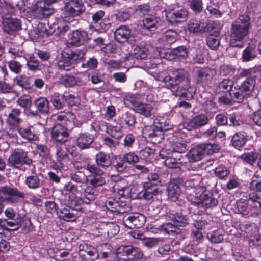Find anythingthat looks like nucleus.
<instances>
[{
    "label": "nucleus",
    "instance_id": "nucleus-1",
    "mask_svg": "<svg viewBox=\"0 0 261 261\" xmlns=\"http://www.w3.org/2000/svg\"><path fill=\"white\" fill-rule=\"evenodd\" d=\"M240 76L247 78L240 86L234 87L229 93L231 99L239 103L250 97L252 95L255 85L261 82V65L253 68L243 69L240 73Z\"/></svg>",
    "mask_w": 261,
    "mask_h": 261
},
{
    "label": "nucleus",
    "instance_id": "nucleus-2",
    "mask_svg": "<svg viewBox=\"0 0 261 261\" xmlns=\"http://www.w3.org/2000/svg\"><path fill=\"white\" fill-rule=\"evenodd\" d=\"M28 0H8L2 7V24L4 30L12 34L21 28V20L15 17H9L8 14L17 15L27 10Z\"/></svg>",
    "mask_w": 261,
    "mask_h": 261
},
{
    "label": "nucleus",
    "instance_id": "nucleus-3",
    "mask_svg": "<svg viewBox=\"0 0 261 261\" xmlns=\"http://www.w3.org/2000/svg\"><path fill=\"white\" fill-rule=\"evenodd\" d=\"M199 170L197 171L198 172ZM197 179H194L192 184H190V179L185 183L187 187H190L193 189V192L192 193L188 194L187 199L191 203L197 205L198 207H203L205 209L213 208L218 204V200L214 197L212 194L206 192H202L200 186H198L199 180L200 178L198 173L195 174Z\"/></svg>",
    "mask_w": 261,
    "mask_h": 261
},
{
    "label": "nucleus",
    "instance_id": "nucleus-4",
    "mask_svg": "<svg viewBox=\"0 0 261 261\" xmlns=\"http://www.w3.org/2000/svg\"><path fill=\"white\" fill-rule=\"evenodd\" d=\"M250 26V18L247 14L240 15L231 25L229 44L232 47L242 48L244 38L248 35Z\"/></svg>",
    "mask_w": 261,
    "mask_h": 261
},
{
    "label": "nucleus",
    "instance_id": "nucleus-5",
    "mask_svg": "<svg viewBox=\"0 0 261 261\" xmlns=\"http://www.w3.org/2000/svg\"><path fill=\"white\" fill-rule=\"evenodd\" d=\"M88 171L90 173L88 175V184L83 194L84 198L87 202L93 201L98 194L97 188L101 187L106 183L104 177V171L96 166H88Z\"/></svg>",
    "mask_w": 261,
    "mask_h": 261
},
{
    "label": "nucleus",
    "instance_id": "nucleus-6",
    "mask_svg": "<svg viewBox=\"0 0 261 261\" xmlns=\"http://www.w3.org/2000/svg\"><path fill=\"white\" fill-rule=\"evenodd\" d=\"M173 126L170 120L160 117L153 120L152 126H145L143 129V133L152 141L160 143L163 139L161 132L172 129Z\"/></svg>",
    "mask_w": 261,
    "mask_h": 261
},
{
    "label": "nucleus",
    "instance_id": "nucleus-7",
    "mask_svg": "<svg viewBox=\"0 0 261 261\" xmlns=\"http://www.w3.org/2000/svg\"><path fill=\"white\" fill-rule=\"evenodd\" d=\"M162 81L166 88L175 89L181 82H188V73L182 69H174L163 78Z\"/></svg>",
    "mask_w": 261,
    "mask_h": 261
},
{
    "label": "nucleus",
    "instance_id": "nucleus-8",
    "mask_svg": "<svg viewBox=\"0 0 261 261\" xmlns=\"http://www.w3.org/2000/svg\"><path fill=\"white\" fill-rule=\"evenodd\" d=\"M85 10L81 0H69L64 6L63 15L65 21L69 22L73 17L80 15Z\"/></svg>",
    "mask_w": 261,
    "mask_h": 261
},
{
    "label": "nucleus",
    "instance_id": "nucleus-9",
    "mask_svg": "<svg viewBox=\"0 0 261 261\" xmlns=\"http://www.w3.org/2000/svg\"><path fill=\"white\" fill-rule=\"evenodd\" d=\"M32 162V160L28 156L27 152L22 149L15 150L8 160V165L16 168L20 167L24 164L29 165Z\"/></svg>",
    "mask_w": 261,
    "mask_h": 261
},
{
    "label": "nucleus",
    "instance_id": "nucleus-10",
    "mask_svg": "<svg viewBox=\"0 0 261 261\" xmlns=\"http://www.w3.org/2000/svg\"><path fill=\"white\" fill-rule=\"evenodd\" d=\"M216 74V71L211 68H202L196 71V81L198 85L203 87L210 84Z\"/></svg>",
    "mask_w": 261,
    "mask_h": 261
},
{
    "label": "nucleus",
    "instance_id": "nucleus-11",
    "mask_svg": "<svg viewBox=\"0 0 261 261\" xmlns=\"http://www.w3.org/2000/svg\"><path fill=\"white\" fill-rule=\"evenodd\" d=\"M145 222V217L140 213L126 215L123 218L124 225L130 229L141 228L144 225Z\"/></svg>",
    "mask_w": 261,
    "mask_h": 261
},
{
    "label": "nucleus",
    "instance_id": "nucleus-12",
    "mask_svg": "<svg viewBox=\"0 0 261 261\" xmlns=\"http://www.w3.org/2000/svg\"><path fill=\"white\" fill-rule=\"evenodd\" d=\"M116 254L118 258L131 255L134 259H140L143 255L140 248L132 245H121L119 246L116 250Z\"/></svg>",
    "mask_w": 261,
    "mask_h": 261
},
{
    "label": "nucleus",
    "instance_id": "nucleus-13",
    "mask_svg": "<svg viewBox=\"0 0 261 261\" xmlns=\"http://www.w3.org/2000/svg\"><path fill=\"white\" fill-rule=\"evenodd\" d=\"M58 21L59 20L55 19L54 17L50 15L47 23L48 28H46L44 30L40 32V35L42 36L46 35V36H48L53 34L56 29L58 30L57 34L60 35H64L68 30L69 27L67 25H64L63 26L59 25Z\"/></svg>",
    "mask_w": 261,
    "mask_h": 261
},
{
    "label": "nucleus",
    "instance_id": "nucleus-14",
    "mask_svg": "<svg viewBox=\"0 0 261 261\" xmlns=\"http://www.w3.org/2000/svg\"><path fill=\"white\" fill-rule=\"evenodd\" d=\"M0 192L5 195H8L6 200L10 203H18V199H23L25 198L24 192L19 191L17 188L10 186H3L0 188Z\"/></svg>",
    "mask_w": 261,
    "mask_h": 261
},
{
    "label": "nucleus",
    "instance_id": "nucleus-15",
    "mask_svg": "<svg viewBox=\"0 0 261 261\" xmlns=\"http://www.w3.org/2000/svg\"><path fill=\"white\" fill-rule=\"evenodd\" d=\"M69 137V133L66 127L61 124H56L52 129L51 139L57 144L63 145Z\"/></svg>",
    "mask_w": 261,
    "mask_h": 261
},
{
    "label": "nucleus",
    "instance_id": "nucleus-16",
    "mask_svg": "<svg viewBox=\"0 0 261 261\" xmlns=\"http://www.w3.org/2000/svg\"><path fill=\"white\" fill-rule=\"evenodd\" d=\"M165 12L167 20L173 24L185 21L188 16V12L184 8L166 10Z\"/></svg>",
    "mask_w": 261,
    "mask_h": 261
},
{
    "label": "nucleus",
    "instance_id": "nucleus-17",
    "mask_svg": "<svg viewBox=\"0 0 261 261\" xmlns=\"http://www.w3.org/2000/svg\"><path fill=\"white\" fill-rule=\"evenodd\" d=\"M34 104L36 110H32V112H29V114L31 117H35L38 116L39 114L45 115L49 113V103L47 98L45 97L37 98L34 100Z\"/></svg>",
    "mask_w": 261,
    "mask_h": 261
},
{
    "label": "nucleus",
    "instance_id": "nucleus-18",
    "mask_svg": "<svg viewBox=\"0 0 261 261\" xmlns=\"http://www.w3.org/2000/svg\"><path fill=\"white\" fill-rule=\"evenodd\" d=\"M105 206L108 211L116 214L125 213L128 209L125 201L113 198L108 199L105 202Z\"/></svg>",
    "mask_w": 261,
    "mask_h": 261
},
{
    "label": "nucleus",
    "instance_id": "nucleus-19",
    "mask_svg": "<svg viewBox=\"0 0 261 261\" xmlns=\"http://www.w3.org/2000/svg\"><path fill=\"white\" fill-rule=\"evenodd\" d=\"M68 44L73 46H80L88 42L89 40L87 32L82 29L73 31L68 35Z\"/></svg>",
    "mask_w": 261,
    "mask_h": 261
},
{
    "label": "nucleus",
    "instance_id": "nucleus-20",
    "mask_svg": "<svg viewBox=\"0 0 261 261\" xmlns=\"http://www.w3.org/2000/svg\"><path fill=\"white\" fill-rule=\"evenodd\" d=\"M22 112L18 108H12L8 112L6 119V124L8 126L18 127L22 122Z\"/></svg>",
    "mask_w": 261,
    "mask_h": 261
},
{
    "label": "nucleus",
    "instance_id": "nucleus-21",
    "mask_svg": "<svg viewBox=\"0 0 261 261\" xmlns=\"http://www.w3.org/2000/svg\"><path fill=\"white\" fill-rule=\"evenodd\" d=\"M177 37V33L175 30L169 29L162 34L159 38L158 42L163 47L168 48L176 41Z\"/></svg>",
    "mask_w": 261,
    "mask_h": 261
},
{
    "label": "nucleus",
    "instance_id": "nucleus-22",
    "mask_svg": "<svg viewBox=\"0 0 261 261\" xmlns=\"http://www.w3.org/2000/svg\"><path fill=\"white\" fill-rule=\"evenodd\" d=\"M93 135L88 133H81L78 134L76 142L78 147L81 149L89 148L94 141Z\"/></svg>",
    "mask_w": 261,
    "mask_h": 261
},
{
    "label": "nucleus",
    "instance_id": "nucleus-23",
    "mask_svg": "<svg viewBox=\"0 0 261 261\" xmlns=\"http://www.w3.org/2000/svg\"><path fill=\"white\" fill-rule=\"evenodd\" d=\"M132 35V31L129 27L126 25L119 27L114 32L115 40L120 43H124L127 41L131 38Z\"/></svg>",
    "mask_w": 261,
    "mask_h": 261
},
{
    "label": "nucleus",
    "instance_id": "nucleus-24",
    "mask_svg": "<svg viewBox=\"0 0 261 261\" xmlns=\"http://www.w3.org/2000/svg\"><path fill=\"white\" fill-rule=\"evenodd\" d=\"M190 81L188 77V82H181L177 87L174 91V95L177 97H183L186 98H190L193 97V89L191 87Z\"/></svg>",
    "mask_w": 261,
    "mask_h": 261
},
{
    "label": "nucleus",
    "instance_id": "nucleus-25",
    "mask_svg": "<svg viewBox=\"0 0 261 261\" xmlns=\"http://www.w3.org/2000/svg\"><path fill=\"white\" fill-rule=\"evenodd\" d=\"M19 134L23 138L28 141H36L39 137L38 131L33 125L25 127H20L19 129Z\"/></svg>",
    "mask_w": 261,
    "mask_h": 261
},
{
    "label": "nucleus",
    "instance_id": "nucleus-26",
    "mask_svg": "<svg viewBox=\"0 0 261 261\" xmlns=\"http://www.w3.org/2000/svg\"><path fill=\"white\" fill-rule=\"evenodd\" d=\"M188 55V50L185 46H180L171 50L170 51L166 52L165 54L164 58L168 60L178 58L179 59H185Z\"/></svg>",
    "mask_w": 261,
    "mask_h": 261
},
{
    "label": "nucleus",
    "instance_id": "nucleus-27",
    "mask_svg": "<svg viewBox=\"0 0 261 261\" xmlns=\"http://www.w3.org/2000/svg\"><path fill=\"white\" fill-rule=\"evenodd\" d=\"M96 166L99 169H107L112 164L111 157L109 154L103 151H100L95 155Z\"/></svg>",
    "mask_w": 261,
    "mask_h": 261
},
{
    "label": "nucleus",
    "instance_id": "nucleus-28",
    "mask_svg": "<svg viewBox=\"0 0 261 261\" xmlns=\"http://www.w3.org/2000/svg\"><path fill=\"white\" fill-rule=\"evenodd\" d=\"M160 24V18L153 15L146 16L142 20L143 28L149 31H154Z\"/></svg>",
    "mask_w": 261,
    "mask_h": 261
},
{
    "label": "nucleus",
    "instance_id": "nucleus-29",
    "mask_svg": "<svg viewBox=\"0 0 261 261\" xmlns=\"http://www.w3.org/2000/svg\"><path fill=\"white\" fill-rule=\"evenodd\" d=\"M88 204L89 202L84 200V199L75 196H70L67 200L65 204L66 206L75 211H80L84 204Z\"/></svg>",
    "mask_w": 261,
    "mask_h": 261
},
{
    "label": "nucleus",
    "instance_id": "nucleus-30",
    "mask_svg": "<svg viewBox=\"0 0 261 261\" xmlns=\"http://www.w3.org/2000/svg\"><path fill=\"white\" fill-rule=\"evenodd\" d=\"M221 39L220 32L218 31L214 32L206 37V44L211 49L215 50L220 46Z\"/></svg>",
    "mask_w": 261,
    "mask_h": 261
},
{
    "label": "nucleus",
    "instance_id": "nucleus-31",
    "mask_svg": "<svg viewBox=\"0 0 261 261\" xmlns=\"http://www.w3.org/2000/svg\"><path fill=\"white\" fill-rule=\"evenodd\" d=\"M24 215L22 214H18L16 219H5L0 220V226L7 228V227H14V229H16L20 227L21 222L23 220Z\"/></svg>",
    "mask_w": 261,
    "mask_h": 261
},
{
    "label": "nucleus",
    "instance_id": "nucleus-32",
    "mask_svg": "<svg viewBox=\"0 0 261 261\" xmlns=\"http://www.w3.org/2000/svg\"><path fill=\"white\" fill-rule=\"evenodd\" d=\"M171 151H167L166 149H162L160 152V155L163 159H166L164 163L168 167L170 168L176 167L179 163L180 159H176L172 156Z\"/></svg>",
    "mask_w": 261,
    "mask_h": 261
},
{
    "label": "nucleus",
    "instance_id": "nucleus-33",
    "mask_svg": "<svg viewBox=\"0 0 261 261\" xmlns=\"http://www.w3.org/2000/svg\"><path fill=\"white\" fill-rule=\"evenodd\" d=\"M24 183L29 189L32 190L38 189L42 185V181L40 180L37 174L26 176Z\"/></svg>",
    "mask_w": 261,
    "mask_h": 261
},
{
    "label": "nucleus",
    "instance_id": "nucleus-34",
    "mask_svg": "<svg viewBox=\"0 0 261 261\" xmlns=\"http://www.w3.org/2000/svg\"><path fill=\"white\" fill-rule=\"evenodd\" d=\"M17 105L24 109V112L28 116H31L29 114L32 112L31 107L32 105L31 97L28 94H23L19 97L17 100Z\"/></svg>",
    "mask_w": 261,
    "mask_h": 261
},
{
    "label": "nucleus",
    "instance_id": "nucleus-35",
    "mask_svg": "<svg viewBox=\"0 0 261 261\" xmlns=\"http://www.w3.org/2000/svg\"><path fill=\"white\" fill-rule=\"evenodd\" d=\"M120 122L121 124L126 125L129 129L132 130L136 123V116L130 112H125L120 117Z\"/></svg>",
    "mask_w": 261,
    "mask_h": 261
},
{
    "label": "nucleus",
    "instance_id": "nucleus-36",
    "mask_svg": "<svg viewBox=\"0 0 261 261\" xmlns=\"http://www.w3.org/2000/svg\"><path fill=\"white\" fill-rule=\"evenodd\" d=\"M124 104L130 109L137 108L141 102L140 95L138 94H128L124 98Z\"/></svg>",
    "mask_w": 261,
    "mask_h": 261
},
{
    "label": "nucleus",
    "instance_id": "nucleus-37",
    "mask_svg": "<svg viewBox=\"0 0 261 261\" xmlns=\"http://www.w3.org/2000/svg\"><path fill=\"white\" fill-rule=\"evenodd\" d=\"M188 29L190 32L193 33L206 32L208 30L204 23L195 19H191L189 20Z\"/></svg>",
    "mask_w": 261,
    "mask_h": 261
},
{
    "label": "nucleus",
    "instance_id": "nucleus-38",
    "mask_svg": "<svg viewBox=\"0 0 261 261\" xmlns=\"http://www.w3.org/2000/svg\"><path fill=\"white\" fill-rule=\"evenodd\" d=\"M153 110V106L151 103L140 102L137 108H135L136 113L147 118H150L152 116Z\"/></svg>",
    "mask_w": 261,
    "mask_h": 261
},
{
    "label": "nucleus",
    "instance_id": "nucleus-39",
    "mask_svg": "<svg viewBox=\"0 0 261 261\" xmlns=\"http://www.w3.org/2000/svg\"><path fill=\"white\" fill-rule=\"evenodd\" d=\"M168 217L177 227L185 226L188 223L187 217L179 213H169Z\"/></svg>",
    "mask_w": 261,
    "mask_h": 261
},
{
    "label": "nucleus",
    "instance_id": "nucleus-40",
    "mask_svg": "<svg viewBox=\"0 0 261 261\" xmlns=\"http://www.w3.org/2000/svg\"><path fill=\"white\" fill-rule=\"evenodd\" d=\"M190 162H196L203 156L202 152L199 145L194 146L187 153L186 155Z\"/></svg>",
    "mask_w": 261,
    "mask_h": 261
},
{
    "label": "nucleus",
    "instance_id": "nucleus-41",
    "mask_svg": "<svg viewBox=\"0 0 261 261\" xmlns=\"http://www.w3.org/2000/svg\"><path fill=\"white\" fill-rule=\"evenodd\" d=\"M148 53V48L144 44H140L134 45L133 58L137 59H144L147 57Z\"/></svg>",
    "mask_w": 261,
    "mask_h": 261
},
{
    "label": "nucleus",
    "instance_id": "nucleus-42",
    "mask_svg": "<svg viewBox=\"0 0 261 261\" xmlns=\"http://www.w3.org/2000/svg\"><path fill=\"white\" fill-rule=\"evenodd\" d=\"M246 137V134L244 132L236 133L231 139L232 145L236 148L242 147L247 141Z\"/></svg>",
    "mask_w": 261,
    "mask_h": 261
},
{
    "label": "nucleus",
    "instance_id": "nucleus-43",
    "mask_svg": "<svg viewBox=\"0 0 261 261\" xmlns=\"http://www.w3.org/2000/svg\"><path fill=\"white\" fill-rule=\"evenodd\" d=\"M167 190L169 197L173 201L178 199L181 192L179 186L173 182L168 184Z\"/></svg>",
    "mask_w": 261,
    "mask_h": 261
},
{
    "label": "nucleus",
    "instance_id": "nucleus-44",
    "mask_svg": "<svg viewBox=\"0 0 261 261\" xmlns=\"http://www.w3.org/2000/svg\"><path fill=\"white\" fill-rule=\"evenodd\" d=\"M57 215L60 219L67 222L74 221L77 218V214L67 208L60 209Z\"/></svg>",
    "mask_w": 261,
    "mask_h": 261
},
{
    "label": "nucleus",
    "instance_id": "nucleus-45",
    "mask_svg": "<svg viewBox=\"0 0 261 261\" xmlns=\"http://www.w3.org/2000/svg\"><path fill=\"white\" fill-rule=\"evenodd\" d=\"M58 67L60 69L70 71L73 68L74 66L73 63L70 60V58L68 56H62L58 61Z\"/></svg>",
    "mask_w": 261,
    "mask_h": 261
},
{
    "label": "nucleus",
    "instance_id": "nucleus-46",
    "mask_svg": "<svg viewBox=\"0 0 261 261\" xmlns=\"http://www.w3.org/2000/svg\"><path fill=\"white\" fill-rule=\"evenodd\" d=\"M80 251H84L90 257V259L95 260L99 256V252L94 247L84 244L80 246Z\"/></svg>",
    "mask_w": 261,
    "mask_h": 261
},
{
    "label": "nucleus",
    "instance_id": "nucleus-47",
    "mask_svg": "<svg viewBox=\"0 0 261 261\" xmlns=\"http://www.w3.org/2000/svg\"><path fill=\"white\" fill-rule=\"evenodd\" d=\"M236 206L238 212L244 216L249 214V207L248 200L242 198L236 202Z\"/></svg>",
    "mask_w": 261,
    "mask_h": 261
},
{
    "label": "nucleus",
    "instance_id": "nucleus-48",
    "mask_svg": "<svg viewBox=\"0 0 261 261\" xmlns=\"http://www.w3.org/2000/svg\"><path fill=\"white\" fill-rule=\"evenodd\" d=\"M62 100L69 106H77L80 103V97L76 94L65 93L62 95Z\"/></svg>",
    "mask_w": 261,
    "mask_h": 261
},
{
    "label": "nucleus",
    "instance_id": "nucleus-49",
    "mask_svg": "<svg viewBox=\"0 0 261 261\" xmlns=\"http://www.w3.org/2000/svg\"><path fill=\"white\" fill-rule=\"evenodd\" d=\"M233 82L232 80L228 79H224L221 81L217 87V89L219 92H224L225 91L230 92L233 90L232 86Z\"/></svg>",
    "mask_w": 261,
    "mask_h": 261
},
{
    "label": "nucleus",
    "instance_id": "nucleus-50",
    "mask_svg": "<svg viewBox=\"0 0 261 261\" xmlns=\"http://www.w3.org/2000/svg\"><path fill=\"white\" fill-rule=\"evenodd\" d=\"M229 120V125L237 127L243 124V117L240 113H233L228 116Z\"/></svg>",
    "mask_w": 261,
    "mask_h": 261
},
{
    "label": "nucleus",
    "instance_id": "nucleus-51",
    "mask_svg": "<svg viewBox=\"0 0 261 261\" xmlns=\"http://www.w3.org/2000/svg\"><path fill=\"white\" fill-rule=\"evenodd\" d=\"M105 14V12L104 11L99 10L92 15V23L95 24L96 27H98V24H99L101 29L106 28V25L105 23H101Z\"/></svg>",
    "mask_w": 261,
    "mask_h": 261
},
{
    "label": "nucleus",
    "instance_id": "nucleus-52",
    "mask_svg": "<svg viewBox=\"0 0 261 261\" xmlns=\"http://www.w3.org/2000/svg\"><path fill=\"white\" fill-rule=\"evenodd\" d=\"M171 147L172 151L174 152L182 153L185 152L187 150V144L185 141L180 139L173 141Z\"/></svg>",
    "mask_w": 261,
    "mask_h": 261
},
{
    "label": "nucleus",
    "instance_id": "nucleus-53",
    "mask_svg": "<svg viewBox=\"0 0 261 261\" xmlns=\"http://www.w3.org/2000/svg\"><path fill=\"white\" fill-rule=\"evenodd\" d=\"M86 53L85 49H77L73 51H72L68 56L70 58V60L73 63H77L83 61L84 59V55Z\"/></svg>",
    "mask_w": 261,
    "mask_h": 261
},
{
    "label": "nucleus",
    "instance_id": "nucleus-54",
    "mask_svg": "<svg viewBox=\"0 0 261 261\" xmlns=\"http://www.w3.org/2000/svg\"><path fill=\"white\" fill-rule=\"evenodd\" d=\"M207 237L212 243H220L223 240V231L221 229L212 231L207 233Z\"/></svg>",
    "mask_w": 261,
    "mask_h": 261
},
{
    "label": "nucleus",
    "instance_id": "nucleus-55",
    "mask_svg": "<svg viewBox=\"0 0 261 261\" xmlns=\"http://www.w3.org/2000/svg\"><path fill=\"white\" fill-rule=\"evenodd\" d=\"M256 56L255 47L252 46L247 47L243 51L242 59L243 61H249L254 59Z\"/></svg>",
    "mask_w": 261,
    "mask_h": 261
},
{
    "label": "nucleus",
    "instance_id": "nucleus-56",
    "mask_svg": "<svg viewBox=\"0 0 261 261\" xmlns=\"http://www.w3.org/2000/svg\"><path fill=\"white\" fill-rule=\"evenodd\" d=\"M8 53L11 55V57H21L24 55V50L22 46L20 45H16L14 43L11 44L9 49Z\"/></svg>",
    "mask_w": 261,
    "mask_h": 261
},
{
    "label": "nucleus",
    "instance_id": "nucleus-57",
    "mask_svg": "<svg viewBox=\"0 0 261 261\" xmlns=\"http://www.w3.org/2000/svg\"><path fill=\"white\" fill-rule=\"evenodd\" d=\"M71 180L77 184H83L89 181V177L86 176L84 173L81 171H76L70 174Z\"/></svg>",
    "mask_w": 261,
    "mask_h": 261
},
{
    "label": "nucleus",
    "instance_id": "nucleus-58",
    "mask_svg": "<svg viewBox=\"0 0 261 261\" xmlns=\"http://www.w3.org/2000/svg\"><path fill=\"white\" fill-rule=\"evenodd\" d=\"M193 124L196 128L202 127L208 123V119L205 114H200L195 116L192 119Z\"/></svg>",
    "mask_w": 261,
    "mask_h": 261
},
{
    "label": "nucleus",
    "instance_id": "nucleus-59",
    "mask_svg": "<svg viewBox=\"0 0 261 261\" xmlns=\"http://www.w3.org/2000/svg\"><path fill=\"white\" fill-rule=\"evenodd\" d=\"M229 173V170L224 165H219L215 169V176L220 179H225Z\"/></svg>",
    "mask_w": 261,
    "mask_h": 261
},
{
    "label": "nucleus",
    "instance_id": "nucleus-60",
    "mask_svg": "<svg viewBox=\"0 0 261 261\" xmlns=\"http://www.w3.org/2000/svg\"><path fill=\"white\" fill-rule=\"evenodd\" d=\"M107 133L113 138L119 139L123 136L121 127L113 125H107Z\"/></svg>",
    "mask_w": 261,
    "mask_h": 261
},
{
    "label": "nucleus",
    "instance_id": "nucleus-61",
    "mask_svg": "<svg viewBox=\"0 0 261 261\" xmlns=\"http://www.w3.org/2000/svg\"><path fill=\"white\" fill-rule=\"evenodd\" d=\"M27 60V66L30 71H36L39 70L40 63L37 59L33 56H31Z\"/></svg>",
    "mask_w": 261,
    "mask_h": 261
},
{
    "label": "nucleus",
    "instance_id": "nucleus-62",
    "mask_svg": "<svg viewBox=\"0 0 261 261\" xmlns=\"http://www.w3.org/2000/svg\"><path fill=\"white\" fill-rule=\"evenodd\" d=\"M235 68L231 65L222 64L219 69V72L222 76L232 75L235 72Z\"/></svg>",
    "mask_w": 261,
    "mask_h": 261
},
{
    "label": "nucleus",
    "instance_id": "nucleus-63",
    "mask_svg": "<svg viewBox=\"0 0 261 261\" xmlns=\"http://www.w3.org/2000/svg\"><path fill=\"white\" fill-rule=\"evenodd\" d=\"M163 233L170 234L173 233H178V229L175 224L171 222H167L162 224Z\"/></svg>",
    "mask_w": 261,
    "mask_h": 261
},
{
    "label": "nucleus",
    "instance_id": "nucleus-64",
    "mask_svg": "<svg viewBox=\"0 0 261 261\" xmlns=\"http://www.w3.org/2000/svg\"><path fill=\"white\" fill-rule=\"evenodd\" d=\"M56 154L58 162H61L68 158L67 151L63 147V145L56 144Z\"/></svg>",
    "mask_w": 261,
    "mask_h": 261
}]
</instances>
